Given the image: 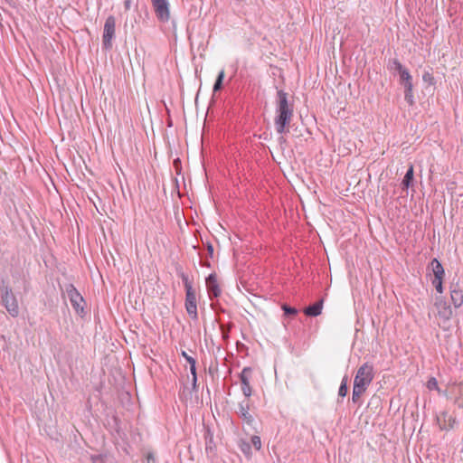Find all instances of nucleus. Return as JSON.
<instances>
[{
	"label": "nucleus",
	"instance_id": "nucleus-1",
	"mask_svg": "<svg viewBox=\"0 0 463 463\" xmlns=\"http://www.w3.org/2000/svg\"><path fill=\"white\" fill-rule=\"evenodd\" d=\"M294 115L293 104L288 102V94L282 90L277 91L276 98V117L274 125L277 133L284 134L288 131L289 125Z\"/></svg>",
	"mask_w": 463,
	"mask_h": 463
},
{
	"label": "nucleus",
	"instance_id": "nucleus-2",
	"mask_svg": "<svg viewBox=\"0 0 463 463\" xmlns=\"http://www.w3.org/2000/svg\"><path fill=\"white\" fill-rule=\"evenodd\" d=\"M62 291V298L65 301L69 300L74 311L80 317H83L85 312L86 302L81 294L72 284H66L64 288L60 287Z\"/></svg>",
	"mask_w": 463,
	"mask_h": 463
},
{
	"label": "nucleus",
	"instance_id": "nucleus-3",
	"mask_svg": "<svg viewBox=\"0 0 463 463\" xmlns=\"http://www.w3.org/2000/svg\"><path fill=\"white\" fill-rule=\"evenodd\" d=\"M373 366L369 363L362 364L355 374L354 385L366 390L373 380Z\"/></svg>",
	"mask_w": 463,
	"mask_h": 463
},
{
	"label": "nucleus",
	"instance_id": "nucleus-4",
	"mask_svg": "<svg viewBox=\"0 0 463 463\" xmlns=\"http://www.w3.org/2000/svg\"><path fill=\"white\" fill-rule=\"evenodd\" d=\"M116 36V19L113 15L107 17L104 24V30L102 35L103 48L109 50L112 48V41Z\"/></svg>",
	"mask_w": 463,
	"mask_h": 463
},
{
	"label": "nucleus",
	"instance_id": "nucleus-5",
	"mask_svg": "<svg viewBox=\"0 0 463 463\" xmlns=\"http://www.w3.org/2000/svg\"><path fill=\"white\" fill-rule=\"evenodd\" d=\"M156 15L160 22L165 23L170 18L168 0H151Z\"/></svg>",
	"mask_w": 463,
	"mask_h": 463
},
{
	"label": "nucleus",
	"instance_id": "nucleus-6",
	"mask_svg": "<svg viewBox=\"0 0 463 463\" xmlns=\"http://www.w3.org/2000/svg\"><path fill=\"white\" fill-rule=\"evenodd\" d=\"M2 302L10 315L13 317H16L18 315L19 307L17 301L12 291L7 288H5L3 290Z\"/></svg>",
	"mask_w": 463,
	"mask_h": 463
},
{
	"label": "nucleus",
	"instance_id": "nucleus-7",
	"mask_svg": "<svg viewBox=\"0 0 463 463\" xmlns=\"http://www.w3.org/2000/svg\"><path fill=\"white\" fill-rule=\"evenodd\" d=\"M184 306L187 314L193 320H197L198 313H197V301H196V294L194 289H188L185 291V301Z\"/></svg>",
	"mask_w": 463,
	"mask_h": 463
},
{
	"label": "nucleus",
	"instance_id": "nucleus-8",
	"mask_svg": "<svg viewBox=\"0 0 463 463\" xmlns=\"http://www.w3.org/2000/svg\"><path fill=\"white\" fill-rule=\"evenodd\" d=\"M252 370L250 367H244L240 373V381L241 383V392L245 397L249 398L252 394V389L250 384Z\"/></svg>",
	"mask_w": 463,
	"mask_h": 463
},
{
	"label": "nucleus",
	"instance_id": "nucleus-9",
	"mask_svg": "<svg viewBox=\"0 0 463 463\" xmlns=\"http://www.w3.org/2000/svg\"><path fill=\"white\" fill-rule=\"evenodd\" d=\"M205 284L211 299L213 298H218L221 295V288L215 274H210L205 279Z\"/></svg>",
	"mask_w": 463,
	"mask_h": 463
},
{
	"label": "nucleus",
	"instance_id": "nucleus-10",
	"mask_svg": "<svg viewBox=\"0 0 463 463\" xmlns=\"http://www.w3.org/2000/svg\"><path fill=\"white\" fill-rule=\"evenodd\" d=\"M249 402H241L239 403L238 414L244 423L251 426L254 422L253 416L250 413Z\"/></svg>",
	"mask_w": 463,
	"mask_h": 463
},
{
	"label": "nucleus",
	"instance_id": "nucleus-11",
	"mask_svg": "<svg viewBox=\"0 0 463 463\" xmlns=\"http://www.w3.org/2000/svg\"><path fill=\"white\" fill-rule=\"evenodd\" d=\"M450 298L455 307H459L463 304V290L458 284L450 287Z\"/></svg>",
	"mask_w": 463,
	"mask_h": 463
},
{
	"label": "nucleus",
	"instance_id": "nucleus-12",
	"mask_svg": "<svg viewBox=\"0 0 463 463\" xmlns=\"http://www.w3.org/2000/svg\"><path fill=\"white\" fill-rule=\"evenodd\" d=\"M323 308V299H320L314 303L313 305H310L304 309V313L306 316L308 317H317L321 314Z\"/></svg>",
	"mask_w": 463,
	"mask_h": 463
},
{
	"label": "nucleus",
	"instance_id": "nucleus-13",
	"mask_svg": "<svg viewBox=\"0 0 463 463\" xmlns=\"http://www.w3.org/2000/svg\"><path fill=\"white\" fill-rule=\"evenodd\" d=\"M430 266L432 269L434 279H440V278L444 277V275H445L444 268H443L442 264L437 259H433L430 261Z\"/></svg>",
	"mask_w": 463,
	"mask_h": 463
},
{
	"label": "nucleus",
	"instance_id": "nucleus-14",
	"mask_svg": "<svg viewBox=\"0 0 463 463\" xmlns=\"http://www.w3.org/2000/svg\"><path fill=\"white\" fill-rule=\"evenodd\" d=\"M413 174H414L413 165H411L403 177L402 182V185L403 188L408 189L411 185L412 181H413Z\"/></svg>",
	"mask_w": 463,
	"mask_h": 463
},
{
	"label": "nucleus",
	"instance_id": "nucleus-15",
	"mask_svg": "<svg viewBox=\"0 0 463 463\" xmlns=\"http://www.w3.org/2000/svg\"><path fill=\"white\" fill-rule=\"evenodd\" d=\"M239 448L247 458H250L252 457L251 445L249 441L241 439L239 441Z\"/></svg>",
	"mask_w": 463,
	"mask_h": 463
},
{
	"label": "nucleus",
	"instance_id": "nucleus-16",
	"mask_svg": "<svg viewBox=\"0 0 463 463\" xmlns=\"http://www.w3.org/2000/svg\"><path fill=\"white\" fill-rule=\"evenodd\" d=\"M399 75H400V80H401V83L403 85V86H408V83L410 85H412V78H411V75L410 74L409 71L404 68L403 70H402L400 72H398Z\"/></svg>",
	"mask_w": 463,
	"mask_h": 463
},
{
	"label": "nucleus",
	"instance_id": "nucleus-17",
	"mask_svg": "<svg viewBox=\"0 0 463 463\" xmlns=\"http://www.w3.org/2000/svg\"><path fill=\"white\" fill-rule=\"evenodd\" d=\"M224 77H225L224 71L222 70L218 73L215 82L213 84V92H217L222 89Z\"/></svg>",
	"mask_w": 463,
	"mask_h": 463
},
{
	"label": "nucleus",
	"instance_id": "nucleus-18",
	"mask_svg": "<svg viewBox=\"0 0 463 463\" xmlns=\"http://www.w3.org/2000/svg\"><path fill=\"white\" fill-rule=\"evenodd\" d=\"M412 88L413 85H410L408 83V86H404V99L405 100L410 104H413V95H412Z\"/></svg>",
	"mask_w": 463,
	"mask_h": 463
},
{
	"label": "nucleus",
	"instance_id": "nucleus-19",
	"mask_svg": "<svg viewBox=\"0 0 463 463\" xmlns=\"http://www.w3.org/2000/svg\"><path fill=\"white\" fill-rule=\"evenodd\" d=\"M366 390L359 388L357 386L353 387V393H352V401L354 403H357L359 402V399L361 395L365 392Z\"/></svg>",
	"mask_w": 463,
	"mask_h": 463
},
{
	"label": "nucleus",
	"instance_id": "nucleus-20",
	"mask_svg": "<svg viewBox=\"0 0 463 463\" xmlns=\"http://www.w3.org/2000/svg\"><path fill=\"white\" fill-rule=\"evenodd\" d=\"M347 377H344L338 390V396L342 398L345 397L347 394Z\"/></svg>",
	"mask_w": 463,
	"mask_h": 463
},
{
	"label": "nucleus",
	"instance_id": "nucleus-21",
	"mask_svg": "<svg viewBox=\"0 0 463 463\" xmlns=\"http://www.w3.org/2000/svg\"><path fill=\"white\" fill-rule=\"evenodd\" d=\"M180 278H181V279L183 281V284L184 286L185 291H188V289H190V290L194 289L192 282L190 281L189 277H188L187 274H185L184 272H181L180 273Z\"/></svg>",
	"mask_w": 463,
	"mask_h": 463
},
{
	"label": "nucleus",
	"instance_id": "nucleus-22",
	"mask_svg": "<svg viewBox=\"0 0 463 463\" xmlns=\"http://www.w3.org/2000/svg\"><path fill=\"white\" fill-rule=\"evenodd\" d=\"M389 67L391 70H393L397 72H400L402 70L404 69L402 64L397 59H393L392 61H390Z\"/></svg>",
	"mask_w": 463,
	"mask_h": 463
},
{
	"label": "nucleus",
	"instance_id": "nucleus-23",
	"mask_svg": "<svg viewBox=\"0 0 463 463\" xmlns=\"http://www.w3.org/2000/svg\"><path fill=\"white\" fill-rule=\"evenodd\" d=\"M250 445L253 447L256 450H260L261 449V439L260 437L254 435L250 439Z\"/></svg>",
	"mask_w": 463,
	"mask_h": 463
},
{
	"label": "nucleus",
	"instance_id": "nucleus-24",
	"mask_svg": "<svg viewBox=\"0 0 463 463\" xmlns=\"http://www.w3.org/2000/svg\"><path fill=\"white\" fill-rule=\"evenodd\" d=\"M441 418H443L445 422L447 421V419H448L449 428H452L456 421V420L454 418H452L451 416L448 415L447 412H442L441 415L438 417V420L439 421L441 420Z\"/></svg>",
	"mask_w": 463,
	"mask_h": 463
},
{
	"label": "nucleus",
	"instance_id": "nucleus-25",
	"mask_svg": "<svg viewBox=\"0 0 463 463\" xmlns=\"http://www.w3.org/2000/svg\"><path fill=\"white\" fill-rule=\"evenodd\" d=\"M282 310L284 311L285 316H295L298 314V309L288 305L282 306Z\"/></svg>",
	"mask_w": 463,
	"mask_h": 463
},
{
	"label": "nucleus",
	"instance_id": "nucleus-26",
	"mask_svg": "<svg viewBox=\"0 0 463 463\" xmlns=\"http://www.w3.org/2000/svg\"><path fill=\"white\" fill-rule=\"evenodd\" d=\"M427 387L430 390H437L438 392H439L438 381L435 377L430 378V380L427 382Z\"/></svg>",
	"mask_w": 463,
	"mask_h": 463
},
{
	"label": "nucleus",
	"instance_id": "nucleus-27",
	"mask_svg": "<svg viewBox=\"0 0 463 463\" xmlns=\"http://www.w3.org/2000/svg\"><path fill=\"white\" fill-rule=\"evenodd\" d=\"M442 280H443V278L432 279V285L435 287L437 292H439V293L443 292Z\"/></svg>",
	"mask_w": 463,
	"mask_h": 463
},
{
	"label": "nucleus",
	"instance_id": "nucleus-28",
	"mask_svg": "<svg viewBox=\"0 0 463 463\" xmlns=\"http://www.w3.org/2000/svg\"><path fill=\"white\" fill-rule=\"evenodd\" d=\"M190 372H191V373L193 375V385H194V387H195L196 386V382H197L195 364H190Z\"/></svg>",
	"mask_w": 463,
	"mask_h": 463
},
{
	"label": "nucleus",
	"instance_id": "nucleus-29",
	"mask_svg": "<svg viewBox=\"0 0 463 463\" xmlns=\"http://www.w3.org/2000/svg\"><path fill=\"white\" fill-rule=\"evenodd\" d=\"M182 355H183V357H184V359L186 360V362H187L189 364H196L195 359H194V358H193L192 356L188 355V354H186V352L183 351V352H182Z\"/></svg>",
	"mask_w": 463,
	"mask_h": 463
},
{
	"label": "nucleus",
	"instance_id": "nucleus-30",
	"mask_svg": "<svg viewBox=\"0 0 463 463\" xmlns=\"http://www.w3.org/2000/svg\"><path fill=\"white\" fill-rule=\"evenodd\" d=\"M422 79H423V80H424V81H426V82H429V83H430V84H432V83H433V82H432V81H433V77H432V75H431L430 73H429V72H425V73L423 74V76H422Z\"/></svg>",
	"mask_w": 463,
	"mask_h": 463
},
{
	"label": "nucleus",
	"instance_id": "nucleus-31",
	"mask_svg": "<svg viewBox=\"0 0 463 463\" xmlns=\"http://www.w3.org/2000/svg\"><path fill=\"white\" fill-rule=\"evenodd\" d=\"M91 458L93 463H103L101 456H93Z\"/></svg>",
	"mask_w": 463,
	"mask_h": 463
},
{
	"label": "nucleus",
	"instance_id": "nucleus-32",
	"mask_svg": "<svg viewBox=\"0 0 463 463\" xmlns=\"http://www.w3.org/2000/svg\"><path fill=\"white\" fill-rule=\"evenodd\" d=\"M207 249H208L209 254L212 256L213 253V247L211 244H209Z\"/></svg>",
	"mask_w": 463,
	"mask_h": 463
},
{
	"label": "nucleus",
	"instance_id": "nucleus-33",
	"mask_svg": "<svg viewBox=\"0 0 463 463\" xmlns=\"http://www.w3.org/2000/svg\"><path fill=\"white\" fill-rule=\"evenodd\" d=\"M125 6L127 9H128L130 7V1H128V0L125 1Z\"/></svg>",
	"mask_w": 463,
	"mask_h": 463
},
{
	"label": "nucleus",
	"instance_id": "nucleus-34",
	"mask_svg": "<svg viewBox=\"0 0 463 463\" xmlns=\"http://www.w3.org/2000/svg\"><path fill=\"white\" fill-rule=\"evenodd\" d=\"M154 459H155L154 456L152 454H148L147 460L149 461V460H154Z\"/></svg>",
	"mask_w": 463,
	"mask_h": 463
},
{
	"label": "nucleus",
	"instance_id": "nucleus-35",
	"mask_svg": "<svg viewBox=\"0 0 463 463\" xmlns=\"http://www.w3.org/2000/svg\"><path fill=\"white\" fill-rule=\"evenodd\" d=\"M222 334H223V336L226 337L227 336V333H225L223 330H222Z\"/></svg>",
	"mask_w": 463,
	"mask_h": 463
}]
</instances>
